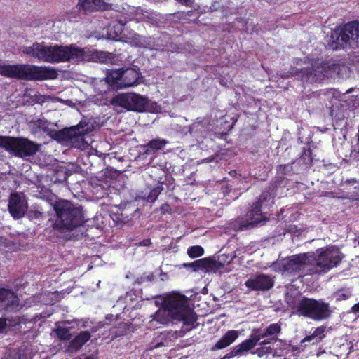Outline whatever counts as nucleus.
<instances>
[{"instance_id":"nucleus-1","label":"nucleus","mask_w":359,"mask_h":359,"mask_svg":"<svg viewBox=\"0 0 359 359\" xmlns=\"http://www.w3.org/2000/svg\"><path fill=\"white\" fill-rule=\"evenodd\" d=\"M341 262V257L338 250L330 248H320L315 252L287 256L274 262L273 267L276 271L283 274L298 275L299 277H304L306 275L326 273Z\"/></svg>"},{"instance_id":"nucleus-2","label":"nucleus","mask_w":359,"mask_h":359,"mask_svg":"<svg viewBox=\"0 0 359 359\" xmlns=\"http://www.w3.org/2000/svg\"><path fill=\"white\" fill-rule=\"evenodd\" d=\"M22 53L39 61L52 64L80 61L85 55L84 50L75 44L48 46L44 42H34L32 46L25 47Z\"/></svg>"},{"instance_id":"nucleus-3","label":"nucleus","mask_w":359,"mask_h":359,"mask_svg":"<svg viewBox=\"0 0 359 359\" xmlns=\"http://www.w3.org/2000/svg\"><path fill=\"white\" fill-rule=\"evenodd\" d=\"M197 316L189 304L184 295H173L163 302V309L155 313L153 320L166 325L170 322L181 321L185 326H197Z\"/></svg>"},{"instance_id":"nucleus-4","label":"nucleus","mask_w":359,"mask_h":359,"mask_svg":"<svg viewBox=\"0 0 359 359\" xmlns=\"http://www.w3.org/2000/svg\"><path fill=\"white\" fill-rule=\"evenodd\" d=\"M0 74L20 80L44 81L57 79L58 72L55 67L50 66L28 64L0 65Z\"/></svg>"},{"instance_id":"nucleus-5","label":"nucleus","mask_w":359,"mask_h":359,"mask_svg":"<svg viewBox=\"0 0 359 359\" xmlns=\"http://www.w3.org/2000/svg\"><path fill=\"white\" fill-rule=\"evenodd\" d=\"M54 210L56 212L54 226L56 229L72 230L83 223L81 208L69 201H57Z\"/></svg>"},{"instance_id":"nucleus-6","label":"nucleus","mask_w":359,"mask_h":359,"mask_svg":"<svg viewBox=\"0 0 359 359\" xmlns=\"http://www.w3.org/2000/svg\"><path fill=\"white\" fill-rule=\"evenodd\" d=\"M0 147L18 158L29 157L40 149V144L23 137L0 135Z\"/></svg>"},{"instance_id":"nucleus-7","label":"nucleus","mask_w":359,"mask_h":359,"mask_svg":"<svg viewBox=\"0 0 359 359\" xmlns=\"http://www.w3.org/2000/svg\"><path fill=\"white\" fill-rule=\"evenodd\" d=\"M295 308L296 313L299 316L317 321L327 319L331 315L328 303L306 297H303L297 302Z\"/></svg>"},{"instance_id":"nucleus-8","label":"nucleus","mask_w":359,"mask_h":359,"mask_svg":"<svg viewBox=\"0 0 359 359\" xmlns=\"http://www.w3.org/2000/svg\"><path fill=\"white\" fill-rule=\"evenodd\" d=\"M93 127L89 123L80 121L77 125L58 130L55 139L60 142H67L75 148H81L87 142L85 136L92 131Z\"/></svg>"},{"instance_id":"nucleus-9","label":"nucleus","mask_w":359,"mask_h":359,"mask_svg":"<svg viewBox=\"0 0 359 359\" xmlns=\"http://www.w3.org/2000/svg\"><path fill=\"white\" fill-rule=\"evenodd\" d=\"M148 103L147 97L136 93L119 94L113 97L111 104L127 111L142 112Z\"/></svg>"},{"instance_id":"nucleus-10","label":"nucleus","mask_w":359,"mask_h":359,"mask_svg":"<svg viewBox=\"0 0 359 359\" xmlns=\"http://www.w3.org/2000/svg\"><path fill=\"white\" fill-rule=\"evenodd\" d=\"M276 195V193L271 191L269 187H267L257 198V201L253 203L252 208L248 212V216L254 220L255 222H259L260 219L256 218L255 217L262 216L263 214H266L270 210Z\"/></svg>"},{"instance_id":"nucleus-11","label":"nucleus","mask_w":359,"mask_h":359,"mask_svg":"<svg viewBox=\"0 0 359 359\" xmlns=\"http://www.w3.org/2000/svg\"><path fill=\"white\" fill-rule=\"evenodd\" d=\"M325 67L320 65L312 64L311 67L297 69L292 67L290 73L297 76L303 83H316L323 80Z\"/></svg>"},{"instance_id":"nucleus-12","label":"nucleus","mask_w":359,"mask_h":359,"mask_svg":"<svg viewBox=\"0 0 359 359\" xmlns=\"http://www.w3.org/2000/svg\"><path fill=\"white\" fill-rule=\"evenodd\" d=\"M245 285L252 291H268L273 287L274 280L269 275L259 273L248 279Z\"/></svg>"},{"instance_id":"nucleus-13","label":"nucleus","mask_w":359,"mask_h":359,"mask_svg":"<svg viewBox=\"0 0 359 359\" xmlns=\"http://www.w3.org/2000/svg\"><path fill=\"white\" fill-rule=\"evenodd\" d=\"M259 341L260 339L255 329H253L250 337L243 341L238 345L233 346L231 351L226 354L224 359H229L235 356L242 355L244 352H248L254 348Z\"/></svg>"},{"instance_id":"nucleus-14","label":"nucleus","mask_w":359,"mask_h":359,"mask_svg":"<svg viewBox=\"0 0 359 359\" xmlns=\"http://www.w3.org/2000/svg\"><path fill=\"white\" fill-rule=\"evenodd\" d=\"M347 25L334 29L331 32L330 46L334 50L344 48L350 46V37L347 30Z\"/></svg>"},{"instance_id":"nucleus-15","label":"nucleus","mask_w":359,"mask_h":359,"mask_svg":"<svg viewBox=\"0 0 359 359\" xmlns=\"http://www.w3.org/2000/svg\"><path fill=\"white\" fill-rule=\"evenodd\" d=\"M26 206L18 193L11 194L8 201V210L14 219L24 217Z\"/></svg>"},{"instance_id":"nucleus-16","label":"nucleus","mask_w":359,"mask_h":359,"mask_svg":"<svg viewBox=\"0 0 359 359\" xmlns=\"http://www.w3.org/2000/svg\"><path fill=\"white\" fill-rule=\"evenodd\" d=\"M239 337L238 330L227 331L211 348V351L224 349L231 345Z\"/></svg>"},{"instance_id":"nucleus-17","label":"nucleus","mask_w":359,"mask_h":359,"mask_svg":"<svg viewBox=\"0 0 359 359\" xmlns=\"http://www.w3.org/2000/svg\"><path fill=\"white\" fill-rule=\"evenodd\" d=\"M91 337V333L89 331L80 332L74 339L70 340L67 346V351L70 353L78 351L90 339Z\"/></svg>"},{"instance_id":"nucleus-18","label":"nucleus","mask_w":359,"mask_h":359,"mask_svg":"<svg viewBox=\"0 0 359 359\" xmlns=\"http://www.w3.org/2000/svg\"><path fill=\"white\" fill-rule=\"evenodd\" d=\"M260 340L262 338L270 337V339L274 341H280L278 335L281 332V325L279 323L270 324L266 329L254 328Z\"/></svg>"},{"instance_id":"nucleus-19","label":"nucleus","mask_w":359,"mask_h":359,"mask_svg":"<svg viewBox=\"0 0 359 359\" xmlns=\"http://www.w3.org/2000/svg\"><path fill=\"white\" fill-rule=\"evenodd\" d=\"M168 144V141L161 138H155L150 140L148 143L141 145L142 155H151L157 151L162 150Z\"/></svg>"},{"instance_id":"nucleus-20","label":"nucleus","mask_w":359,"mask_h":359,"mask_svg":"<svg viewBox=\"0 0 359 359\" xmlns=\"http://www.w3.org/2000/svg\"><path fill=\"white\" fill-rule=\"evenodd\" d=\"M140 74L133 68L123 69L122 81L120 82L119 88L133 86L138 83Z\"/></svg>"},{"instance_id":"nucleus-21","label":"nucleus","mask_w":359,"mask_h":359,"mask_svg":"<svg viewBox=\"0 0 359 359\" xmlns=\"http://www.w3.org/2000/svg\"><path fill=\"white\" fill-rule=\"evenodd\" d=\"M215 264V261L210 258H203L192 262L184 263L183 267L191 269L192 271L197 272L200 270L208 271Z\"/></svg>"},{"instance_id":"nucleus-22","label":"nucleus","mask_w":359,"mask_h":359,"mask_svg":"<svg viewBox=\"0 0 359 359\" xmlns=\"http://www.w3.org/2000/svg\"><path fill=\"white\" fill-rule=\"evenodd\" d=\"M350 37V46L359 48V21H353L346 24Z\"/></svg>"},{"instance_id":"nucleus-23","label":"nucleus","mask_w":359,"mask_h":359,"mask_svg":"<svg viewBox=\"0 0 359 359\" xmlns=\"http://www.w3.org/2000/svg\"><path fill=\"white\" fill-rule=\"evenodd\" d=\"M80 9L94 11L104 8V0H79Z\"/></svg>"},{"instance_id":"nucleus-24","label":"nucleus","mask_w":359,"mask_h":359,"mask_svg":"<svg viewBox=\"0 0 359 359\" xmlns=\"http://www.w3.org/2000/svg\"><path fill=\"white\" fill-rule=\"evenodd\" d=\"M123 69L111 70L106 75L107 83L113 88H119L120 82L122 81Z\"/></svg>"},{"instance_id":"nucleus-25","label":"nucleus","mask_w":359,"mask_h":359,"mask_svg":"<svg viewBox=\"0 0 359 359\" xmlns=\"http://www.w3.org/2000/svg\"><path fill=\"white\" fill-rule=\"evenodd\" d=\"M325 330L326 327L323 325L316 327L310 335L306 336L301 341V346H302L304 343L311 341L313 339H316V341L313 342V344H318L325 337Z\"/></svg>"},{"instance_id":"nucleus-26","label":"nucleus","mask_w":359,"mask_h":359,"mask_svg":"<svg viewBox=\"0 0 359 359\" xmlns=\"http://www.w3.org/2000/svg\"><path fill=\"white\" fill-rule=\"evenodd\" d=\"M15 298L16 295L11 289L0 287V303L10 306Z\"/></svg>"},{"instance_id":"nucleus-27","label":"nucleus","mask_w":359,"mask_h":359,"mask_svg":"<svg viewBox=\"0 0 359 359\" xmlns=\"http://www.w3.org/2000/svg\"><path fill=\"white\" fill-rule=\"evenodd\" d=\"M288 180L285 176L278 175L275 179L272 180L270 184L268 186L271 191L276 192L278 187H285L287 186Z\"/></svg>"},{"instance_id":"nucleus-28","label":"nucleus","mask_w":359,"mask_h":359,"mask_svg":"<svg viewBox=\"0 0 359 359\" xmlns=\"http://www.w3.org/2000/svg\"><path fill=\"white\" fill-rule=\"evenodd\" d=\"M57 337L60 340L68 341L70 340L72 334L69 328L65 327H58L55 330Z\"/></svg>"},{"instance_id":"nucleus-29","label":"nucleus","mask_w":359,"mask_h":359,"mask_svg":"<svg viewBox=\"0 0 359 359\" xmlns=\"http://www.w3.org/2000/svg\"><path fill=\"white\" fill-rule=\"evenodd\" d=\"M204 254V249L200 245H193L188 248L187 255L190 258H196Z\"/></svg>"},{"instance_id":"nucleus-30","label":"nucleus","mask_w":359,"mask_h":359,"mask_svg":"<svg viewBox=\"0 0 359 359\" xmlns=\"http://www.w3.org/2000/svg\"><path fill=\"white\" fill-rule=\"evenodd\" d=\"M300 158L305 165H311L313 161L312 150L310 148H304Z\"/></svg>"},{"instance_id":"nucleus-31","label":"nucleus","mask_w":359,"mask_h":359,"mask_svg":"<svg viewBox=\"0 0 359 359\" xmlns=\"http://www.w3.org/2000/svg\"><path fill=\"white\" fill-rule=\"evenodd\" d=\"M162 190V186L157 185L149 191V194L147 196H145V199L147 200V202L149 203L154 202L157 199L158 195L161 194Z\"/></svg>"},{"instance_id":"nucleus-32","label":"nucleus","mask_w":359,"mask_h":359,"mask_svg":"<svg viewBox=\"0 0 359 359\" xmlns=\"http://www.w3.org/2000/svg\"><path fill=\"white\" fill-rule=\"evenodd\" d=\"M92 192L97 198H102L107 194V190L100 184L92 186Z\"/></svg>"},{"instance_id":"nucleus-33","label":"nucleus","mask_w":359,"mask_h":359,"mask_svg":"<svg viewBox=\"0 0 359 359\" xmlns=\"http://www.w3.org/2000/svg\"><path fill=\"white\" fill-rule=\"evenodd\" d=\"M273 352V348L271 346H262L256 349L255 353L259 357H264V355L271 354Z\"/></svg>"},{"instance_id":"nucleus-34","label":"nucleus","mask_w":359,"mask_h":359,"mask_svg":"<svg viewBox=\"0 0 359 359\" xmlns=\"http://www.w3.org/2000/svg\"><path fill=\"white\" fill-rule=\"evenodd\" d=\"M292 171V165L289 164L280 165L277 168V174L285 176L288 172Z\"/></svg>"},{"instance_id":"nucleus-35","label":"nucleus","mask_w":359,"mask_h":359,"mask_svg":"<svg viewBox=\"0 0 359 359\" xmlns=\"http://www.w3.org/2000/svg\"><path fill=\"white\" fill-rule=\"evenodd\" d=\"M27 217L30 220L41 219L44 215L43 213L39 210H29L27 213Z\"/></svg>"},{"instance_id":"nucleus-36","label":"nucleus","mask_w":359,"mask_h":359,"mask_svg":"<svg viewBox=\"0 0 359 359\" xmlns=\"http://www.w3.org/2000/svg\"><path fill=\"white\" fill-rule=\"evenodd\" d=\"M96 56L99 59V60L102 62H105L107 60L112 58L111 53H107V52H102V51L97 52Z\"/></svg>"},{"instance_id":"nucleus-37","label":"nucleus","mask_w":359,"mask_h":359,"mask_svg":"<svg viewBox=\"0 0 359 359\" xmlns=\"http://www.w3.org/2000/svg\"><path fill=\"white\" fill-rule=\"evenodd\" d=\"M154 273H149L148 275H144V276H141L140 278H138L137 282L139 283H142L144 281L151 282L154 280Z\"/></svg>"},{"instance_id":"nucleus-38","label":"nucleus","mask_w":359,"mask_h":359,"mask_svg":"<svg viewBox=\"0 0 359 359\" xmlns=\"http://www.w3.org/2000/svg\"><path fill=\"white\" fill-rule=\"evenodd\" d=\"M7 327V320L5 318H0V334L3 333Z\"/></svg>"},{"instance_id":"nucleus-39","label":"nucleus","mask_w":359,"mask_h":359,"mask_svg":"<svg viewBox=\"0 0 359 359\" xmlns=\"http://www.w3.org/2000/svg\"><path fill=\"white\" fill-rule=\"evenodd\" d=\"M355 191H353V194L351 196V198L353 200H359V186H356L354 187Z\"/></svg>"},{"instance_id":"nucleus-40","label":"nucleus","mask_w":359,"mask_h":359,"mask_svg":"<svg viewBox=\"0 0 359 359\" xmlns=\"http://www.w3.org/2000/svg\"><path fill=\"white\" fill-rule=\"evenodd\" d=\"M330 115L332 117L334 118L335 119L337 120H341L342 118H344V115H341V114H334V108H332L330 109Z\"/></svg>"},{"instance_id":"nucleus-41","label":"nucleus","mask_w":359,"mask_h":359,"mask_svg":"<svg viewBox=\"0 0 359 359\" xmlns=\"http://www.w3.org/2000/svg\"><path fill=\"white\" fill-rule=\"evenodd\" d=\"M273 341H274V340H271V339H270V338H269V339H264V340L261 341H259L258 344H259L260 346H266V345L271 344Z\"/></svg>"},{"instance_id":"nucleus-42","label":"nucleus","mask_w":359,"mask_h":359,"mask_svg":"<svg viewBox=\"0 0 359 359\" xmlns=\"http://www.w3.org/2000/svg\"><path fill=\"white\" fill-rule=\"evenodd\" d=\"M351 311L355 314L359 313V302L352 306Z\"/></svg>"},{"instance_id":"nucleus-43","label":"nucleus","mask_w":359,"mask_h":359,"mask_svg":"<svg viewBox=\"0 0 359 359\" xmlns=\"http://www.w3.org/2000/svg\"><path fill=\"white\" fill-rule=\"evenodd\" d=\"M345 183L350 184H354L355 183H358V181L355 178H350V179H347L345 181Z\"/></svg>"},{"instance_id":"nucleus-44","label":"nucleus","mask_w":359,"mask_h":359,"mask_svg":"<svg viewBox=\"0 0 359 359\" xmlns=\"http://www.w3.org/2000/svg\"><path fill=\"white\" fill-rule=\"evenodd\" d=\"M126 20H120L118 21V24H119V25H120V29H119L120 33L123 31V27L126 25Z\"/></svg>"},{"instance_id":"nucleus-45","label":"nucleus","mask_w":359,"mask_h":359,"mask_svg":"<svg viewBox=\"0 0 359 359\" xmlns=\"http://www.w3.org/2000/svg\"><path fill=\"white\" fill-rule=\"evenodd\" d=\"M176 1H178L179 3H181V4H184L186 6H189V3H190L189 0H176Z\"/></svg>"},{"instance_id":"nucleus-46","label":"nucleus","mask_w":359,"mask_h":359,"mask_svg":"<svg viewBox=\"0 0 359 359\" xmlns=\"http://www.w3.org/2000/svg\"><path fill=\"white\" fill-rule=\"evenodd\" d=\"M297 350H298V347H297V346H293L292 347V351H297Z\"/></svg>"},{"instance_id":"nucleus-47","label":"nucleus","mask_w":359,"mask_h":359,"mask_svg":"<svg viewBox=\"0 0 359 359\" xmlns=\"http://www.w3.org/2000/svg\"><path fill=\"white\" fill-rule=\"evenodd\" d=\"M86 359H95V358L93 356L89 355V356H87L86 358Z\"/></svg>"},{"instance_id":"nucleus-48","label":"nucleus","mask_w":359,"mask_h":359,"mask_svg":"<svg viewBox=\"0 0 359 359\" xmlns=\"http://www.w3.org/2000/svg\"><path fill=\"white\" fill-rule=\"evenodd\" d=\"M164 206L169 207V205H168L167 203H165L164 205H163V206L161 207V209H162V210H163V209H164Z\"/></svg>"},{"instance_id":"nucleus-49","label":"nucleus","mask_w":359,"mask_h":359,"mask_svg":"<svg viewBox=\"0 0 359 359\" xmlns=\"http://www.w3.org/2000/svg\"><path fill=\"white\" fill-rule=\"evenodd\" d=\"M352 91V89H349L346 91V93H350Z\"/></svg>"},{"instance_id":"nucleus-50","label":"nucleus","mask_w":359,"mask_h":359,"mask_svg":"<svg viewBox=\"0 0 359 359\" xmlns=\"http://www.w3.org/2000/svg\"><path fill=\"white\" fill-rule=\"evenodd\" d=\"M358 245H359V236H358Z\"/></svg>"},{"instance_id":"nucleus-51","label":"nucleus","mask_w":359,"mask_h":359,"mask_svg":"<svg viewBox=\"0 0 359 359\" xmlns=\"http://www.w3.org/2000/svg\"><path fill=\"white\" fill-rule=\"evenodd\" d=\"M144 245H147V242H144V243L143 244Z\"/></svg>"}]
</instances>
